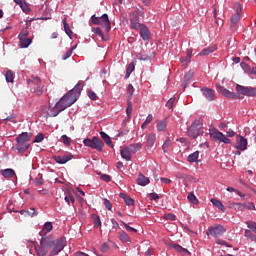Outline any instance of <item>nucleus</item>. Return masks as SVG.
<instances>
[{"label": "nucleus", "mask_w": 256, "mask_h": 256, "mask_svg": "<svg viewBox=\"0 0 256 256\" xmlns=\"http://www.w3.org/2000/svg\"><path fill=\"white\" fill-rule=\"evenodd\" d=\"M243 209H248V211H255V203L253 202H245L242 203Z\"/></svg>", "instance_id": "42"}, {"label": "nucleus", "mask_w": 256, "mask_h": 256, "mask_svg": "<svg viewBox=\"0 0 256 256\" xmlns=\"http://www.w3.org/2000/svg\"><path fill=\"white\" fill-rule=\"evenodd\" d=\"M210 137H212L214 141H219V143H224V145H229V143H231V139L227 138L225 134H223L222 132H220L215 128L210 131Z\"/></svg>", "instance_id": "7"}, {"label": "nucleus", "mask_w": 256, "mask_h": 256, "mask_svg": "<svg viewBox=\"0 0 256 256\" xmlns=\"http://www.w3.org/2000/svg\"><path fill=\"white\" fill-rule=\"evenodd\" d=\"M137 59H139V61H148L149 56L147 54L139 53L137 55Z\"/></svg>", "instance_id": "60"}, {"label": "nucleus", "mask_w": 256, "mask_h": 256, "mask_svg": "<svg viewBox=\"0 0 256 256\" xmlns=\"http://www.w3.org/2000/svg\"><path fill=\"white\" fill-rule=\"evenodd\" d=\"M100 179H102V181H105L106 183H109L111 181V176L108 174H103L100 176Z\"/></svg>", "instance_id": "64"}, {"label": "nucleus", "mask_w": 256, "mask_h": 256, "mask_svg": "<svg viewBox=\"0 0 256 256\" xmlns=\"http://www.w3.org/2000/svg\"><path fill=\"white\" fill-rule=\"evenodd\" d=\"M140 37L143 39V41H149V39H151V31H149V28L145 24L141 25Z\"/></svg>", "instance_id": "15"}, {"label": "nucleus", "mask_w": 256, "mask_h": 256, "mask_svg": "<svg viewBox=\"0 0 256 256\" xmlns=\"http://www.w3.org/2000/svg\"><path fill=\"white\" fill-rule=\"evenodd\" d=\"M41 237L42 238L40 239V245L48 248V250L51 249V247H53V245L55 244V239L51 238V236H41Z\"/></svg>", "instance_id": "14"}, {"label": "nucleus", "mask_w": 256, "mask_h": 256, "mask_svg": "<svg viewBox=\"0 0 256 256\" xmlns=\"http://www.w3.org/2000/svg\"><path fill=\"white\" fill-rule=\"evenodd\" d=\"M19 7L22 9L23 13H31V8L29 7V3H26L25 1L19 4Z\"/></svg>", "instance_id": "41"}, {"label": "nucleus", "mask_w": 256, "mask_h": 256, "mask_svg": "<svg viewBox=\"0 0 256 256\" xmlns=\"http://www.w3.org/2000/svg\"><path fill=\"white\" fill-rule=\"evenodd\" d=\"M133 113V102L127 100V108H126V115L129 119H131V114Z\"/></svg>", "instance_id": "39"}, {"label": "nucleus", "mask_w": 256, "mask_h": 256, "mask_svg": "<svg viewBox=\"0 0 256 256\" xmlns=\"http://www.w3.org/2000/svg\"><path fill=\"white\" fill-rule=\"evenodd\" d=\"M211 203H212V205H214V207H217V209H220V211L225 212V205H223V202H221V200H217L216 198H212Z\"/></svg>", "instance_id": "30"}, {"label": "nucleus", "mask_w": 256, "mask_h": 256, "mask_svg": "<svg viewBox=\"0 0 256 256\" xmlns=\"http://www.w3.org/2000/svg\"><path fill=\"white\" fill-rule=\"evenodd\" d=\"M130 25L132 29H135V31H139V29H141V25H145V24L139 23V17L135 16L130 19Z\"/></svg>", "instance_id": "22"}, {"label": "nucleus", "mask_w": 256, "mask_h": 256, "mask_svg": "<svg viewBox=\"0 0 256 256\" xmlns=\"http://www.w3.org/2000/svg\"><path fill=\"white\" fill-rule=\"evenodd\" d=\"M27 84L31 87L37 95H43V84L41 78L32 76V79L27 80Z\"/></svg>", "instance_id": "6"}, {"label": "nucleus", "mask_w": 256, "mask_h": 256, "mask_svg": "<svg viewBox=\"0 0 256 256\" xmlns=\"http://www.w3.org/2000/svg\"><path fill=\"white\" fill-rule=\"evenodd\" d=\"M142 148H143L142 143H134L128 146V149L131 151V153H137V151H140Z\"/></svg>", "instance_id": "31"}, {"label": "nucleus", "mask_w": 256, "mask_h": 256, "mask_svg": "<svg viewBox=\"0 0 256 256\" xmlns=\"http://www.w3.org/2000/svg\"><path fill=\"white\" fill-rule=\"evenodd\" d=\"M62 24L66 35H68L70 39H73V31L71 30V27H69V23H67V18L62 20Z\"/></svg>", "instance_id": "23"}, {"label": "nucleus", "mask_w": 256, "mask_h": 256, "mask_svg": "<svg viewBox=\"0 0 256 256\" xmlns=\"http://www.w3.org/2000/svg\"><path fill=\"white\" fill-rule=\"evenodd\" d=\"M91 21H92L93 25H103V22H101V17L99 18L95 15H92Z\"/></svg>", "instance_id": "49"}, {"label": "nucleus", "mask_w": 256, "mask_h": 256, "mask_svg": "<svg viewBox=\"0 0 256 256\" xmlns=\"http://www.w3.org/2000/svg\"><path fill=\"white\" fill-rule=\"evenodd\" d=\"M219 89H220V93L224 95V97H227L228 99H239V96L235 94V92H231L223 86H219Z\"/></svg>", "instance_id": "18"}, {"label": "nucleus", "mask_w": 256, "mask_h": 256, "mask_svg": "<svg viewBox=\"0 0 256 256\" xmlns=\"http://www.w3.org/2000/svg\"><path fill=\"white\" fill-rule=\"evenodd\" d=\"M92 219L95 229H99V227H101V217H99L97 214H92Z\"/></svg>", "instance_id": "36"}, {"label": "nucleus", "mask_w": 256, "mask_h": 256, "mask_svg": "<svg viewBox=\"0 0 256 256\" xmlns=\"http://www.w3.org/2000/svg\"><path fill=\"white\" fill-rule=\"evenodd\" d=\"M104 206L108 211H111V209H113V204H111V201H109V199L107 198L104 199Z\"/></svg>", "instance_id": "57"}, {"label": "nucleus", "mask_w": 256, "mask_h": 256, "mask_svg": "<svg viewBox=\"0 0 256 256\" xmlns=\"http://www.w3.org/2000/svg\"><path fill=\"white\" fill-rule=\"evenodd\" d=\"M236 91L240 93V95H245L246 97H256V88L251 86H241L237 84Z\"/></svg>", "instance_id": "9"}, {"label": "nucleus", "mask_w": 256, "mask_h": 256, "mask_svg": "<svg viewBox=\"0 0 256 256\" xmlns=\"http://www.w3.org/2000/svg\"><path fill=\"white\" fill-rule=\"evenodd\" d=\"M92 33H95V35H98V37H103V30L99 27L92 28Z\"/></svg>", "instance_id": "58"}, {"label": "nucleus", "mask_w": 256, "mask_h": 256, "mask_svg": "<svg viewBox=\"0 0 256 256\" xmlns=\"http://www.w3.org/2000/svg\"><path fill=\"white\" fill-rule=\"evenodd\" d=\"M53 231V222H45L42 227V230L39 232L40 237L47 236L48 233Z\"/></svg>", "instance_id": "16"}, {"label": "nucleus", "mask_w": 256, "mask_h": 256, "mask_svg": "<svg viewBox=\"0 0 256 256\" xmlns=\"http://www.w3.org/2000/svg\"><path fill=\"white\" fill-rule=\"evenodd\" d=\"M34 185H35L36 187H39V186L43 185V177H38V178H36V179L34 180Z\"/></svg>", "instance_id": "63"}, {"label": "nucleus", "mask_w": 256, "mask_h": 256, "mask_svg": "<svg viewBox=\"0 0 256 256\" xmlns=\"http://www.w3.org/2000/svg\"><path fill=\"white\" fill-rule=\"evenodd\" d=\"M120 197H121V199L124 200L126 205H128V206L135 205V200H133V198L127 196L126 194L121 193Z\"/></svg>", "instance_id": "33"}, {"label": "nucleus", "mask_w": 256, "mask_h": 256, "mask_svg": "<svg viewBox=\"0 0 256 256\" xmlns=\"http://www.w3.org/2000/svg\"><path fill=\"white\" fill-rule=\"evenodd\" d=\"M87 95L91 101H97V93L93 92V90H87Z\"/></svg>", "instance_id": "53"}, {"label": "nucleus", "mask_w": 256, "mask_h": 256, "mask_svg": "<svg viewBox=\"0 0 256 256\" xmlns=\"http://www.w3.org/2000/svg\"><path fill=\"white\" fill-rule=\"evenodd\" d=\"M137 183L141 187H145L149 185V183H151V180H149V177L143 175L142 173H139L137 178Z\"/></svg>", "instance_id": "19"}, {"label": "nucleus", "mask_w": 256, "mask_h": 256, "mask_svg": "<svg viewBox=\"0 0 256 256\" xmlns=\"http://www.w3.org/2000/svg\"><path fill=\"white\" fill-rule=\"evenodd\" d=\"M75 49H77V46L71 47L65 54H63V61H67V59L73 55V51H75Z\"/></svg>", "instance_id": "40"}, {"label": "nucleus", "mask_w": 256, "mask_h": 256, "mask_svg": "<svg viewBox=\"0 0 256 256\" xmlns=\"http://www.w3.org/2000/svg\"><path fill=\"white\" fill-rule=\"evenodd\" d=\"M173 105H175V98H170L166 103V107H168V109H173Z\"/></svg>", "instance_id": "61"}, {"label": "nucleus", "mask_w": 256, "mask_h": 256, "mask_svg": "<svg viewBox=\"0 0 256 256\" xmlns=\"http://www.w3.org/2000/svg\"><path fill=\"white\" fill-rule=\"evenodd\" d=\"M64 200L68 205H71V203H75V197L71 194H68L64 197Z\"/></svg>", "instance_id": "52"}, {"label": "nucleus", "mask_w": 256, "mask_h": 256, "mask_svg": "<svg viewBox=\"0 0 256 256\" xmlns=\"http://www.w3.org/2000/svg\"><path fill=\"white\" fill-rule=\"evenodd\" d=\"M225 227L223 225L216 224L210 228H208L207 235H211V237H215V239L221 237L225 233Z\"/></svg>", "instance_id": "10"}, {"label": "nucleus", "mask_w": 256, "mask_h": 256, "mask_svg": "<svg viewBox=\"0 0 256 256\" xmlns=\"http://www.w3.org/2000/svg\"><path fill=\"white\" fill-rule=\"evenodd\" d=\"M169 147H171V139H166L165 142L162 145V149L164 151V153H167V151L169 150Z\"/></svg>", "instance_id": "45"}, {"label": "nucleus", "mask_w": 256, "mask_h": 256, "mask_svg": "<svg viewBox=\"0 0 256 256\" xmlns=\"http://www.w3.org/2000/svg\"><path fill=\"white\" fill-rule=\"evenodd\" d=\"M100 136L102 137L103 141H105L106 145H108V147H113V141H111V137H109L107 133L101 131Z\"/></svg>", "instance_id": "32"}, {"label": "nucleus", "mask_w": 256, "mask_h": 256, "mask_svg": "<svg viewBox=\"0 0 256 256\" xmlns=\"http://www.w3.org/2000/svg\"><path fill=\"white\" fill-rule=\"evenodd\" d=\"M133 93H135V88L132 84H129L127 86V101H131V99L133 98Z\"/></svg>", "instance_id": "37"}, {"label": "nucleus", "mask_w": 256, "mask_h": 256, "mask_svg": "<svg viewBox=\"0 0 256 256\" xmlns=\"http://www.w3.org/2000/svg\"><path fill=\"white\" fill-rule=\"evenodd\" d=\"M54 247L50 252V256L59 255L63 249H65V245H67V241L65 238L61 237L60 239L54 240Z\"/></svg>", "instance_id": "8"}, {"label": "nucleus", "mask_w": 256, "mask_h": 256, "mask_svg": "<svg viewBox=\"0 0 256 256\" xmlns=\"http://www.w3.org/2000/svg\"><path fill=\"white\" fill-rule=\"evenodd\" d=\"M173 249H175V251H177L178 253H188L187 249L183 248L181 245L179 244H174Z\"/></svg>", "instance_id": "46"}, {"label": "nucleus", "mask_w": 256, "mask_h": 256, "mask_svg": "<svg viewBox=\"0 0 256 256\" xmlns=\"http://www.w3.org/2000/svg\"><path fill=\"white\" fill-rule=\"evenodd\" d=\"M201 93L203 97H205L206 101H215V97H217L215 90L211 88L203 87L201 88Z\"/></svg>", "instance_id": "12"}, {"label": "nucleus", "mask_w": 256, "mask_h": 256, "mask_svg": "<svg viewBox=\"0 0 256 256\" xmlns=\"http://www.w3.org/2000/svg\"><path fill=\"white\" fill-rule=\"evenodd\" d=\"M5 78L7 83H13V81H15V73H13L11 70H8L5 74Z\"/></svg>", "instance_id": "35"}, {"label": "nucleus", "mask_w": 256, "mask_h": 256, "mask_svg": "<svg viewBox=\"0 0 256 256\" xmlns=\"http://www.w3.org/2000/svg\"><path fill=\"white\" fill-rule=\"evenodd\" d=\"M235 15H241L243 13V7L239 3L234 4Z\"/></svg>", "instance_id": "54"}, {"label": "nucleus", "mask_w": 256, "mask_h": 256, "mask_svg": "<svg viewBox=\"0 0 256 256\" xmlns=\"http://www.w3.org/2000/svg\"><path fill=\"white\" fill-rule=\"evenodd\" d=\"M18 39L21 49H27L33 43V38H29V30H22L18 35Z\"/></svg>", "instance_id": "5"}, {"label": "nucleus", "mask_w": 256, "mask_h": 256, "mask_svg": "<svg viewBox=\"0 0 256 256\" xmlns=\"http://www.w3.org/2000/svg\"><path fill=\"white\" fill-rule=\"evenodd\" d=\"M164 219L165 221H175L177 216H175V214L168 213L164 215Z\"/></svg>", "instance_id": "56"}, {"label": "nucleus", "mask_w": 256, "mask_h": 256, "mask_svg": "<svg viewBox=\"0 0 256 256\" xmlns=\"http://www.w3.org/2000/svg\"><path fill=\"white\" fill-rule=\"evenodd\" d=\"M100 21L102 23V25H100V26L105 27L107 33H109L111 31V21L109 20V15L103 14L100 17Z\"/></svg>", "instance_id": "17"}, {"label": "nucleus", "mask_w": 256, "mask_h": 256, "mask_svg": "<svg viewBox=\"0 0 256 256\" xmlns=\"http://www.w3.org/2000/svg\"><path fill=\"white\" fill-rule=\"evenodd\" d=\"M1 175L5 177V179H11V177L15 175V170L11 168L1 170Z\"/></svg>", "instance_id": "26"}, {"label": "nucleus", "mask_w": 256, "mask_h": 256, "mask_svg": "<svg viewBox=\"0 0 256 256\" xmlns=\"http://www.w3.org/2000/svg\"><path fill=\"white\" fill-rule=\"evenodd\" d=\"M5 121H9L10 123H17V117L15 116V114H12L10 116H8Z\"/></svg>", "instance_id": "62"}, {"label": "nucleus", "mask_w": 256, "mask_h": 256, "mask_svg": "<svg viewBox=\"0 0 256 256\" xmlns=\"http://www.w3.org/2000/svg\"><path fill=\"white\" fill-rule=\"evenodd\" d=\"M135 71V63L131 62L126 69V77H130L131 73Z\"/></svg>", "instance_id": "43"}, {"label": "nucleus", "mask_w": 256, "mask_h": 256, "mask_svg": "<svg viewBox=\"0 0 256 256\" xmlns=\"http://www.w3.org/2000/svg\"><path fill=\"white\" fill-rule=\"evenodd\" d=\"M85 87L84 81H79L73 89L68 91L53 107V109L58 110V113L65 111L68 107H71L79 99L81 92Z\"/></svg>", "instance_id": "1"}, {"label": "nucleus", "mask_w": 256, "mask_h": 256, "mask_svg": "<svg viewBox=\"0 0 256 256\" xmlns=\"http://www.w3.org/2000/svg\"><path fill=\"white\" fill-rule=\"evenodd\" d=\"M31 141V135L27 132L21 133L18 137H16V144L14 147V150L19 154L23 155V153H27L29 149L31 148V144L29 143Z\"/></svg>", "instance_id": "2"}, {"label": "nucleus", "mask_w": 256, "mask_h": 256, "mask_svg": "<svg viewBox=\"0 0 256 256\" xmlns=\"http://www.w3.org/2000/svg\"><path fill=\"white\" fill-rule=\"evenodd\" d=\"M27 217H37V210L30 208V211H27Z\"/></svg>", "instance_id": "59"}, {"label": "nucleus", "mask_w": 256, "mask_h": 256, "mask_svg": "<svg viewBox=\"0 0 256 256\" xmlns=\"http://www.w3.org/2000/svg\"><path fill=\"white\" fill-rule=\"evenodd\" d=\"M246 225H247L248 229H251V231H253V233H256V222L249 220L246 222Z\"/></svg>", "instance_id": "47"}, {"label": "nucleus", "mask_w": 256, "mask_h": 256, "mask_svg": "<svg viewBox=\"0 0 256 256\" xmlns=\"http://www.w3.org/2000/svg\"><path fill=\"white\" fill-rule=\"evenodd\" d=\"M229 209H234V211H244L243 209V203L239 202H230L228 204Z\"/></svg>", "instance_id": "25"}, {"label": "nucleus", "mask_w": 256, "mask_h": 256, "mask_svg": "<svg viewBox=\"0 0 256 256\" xmlns=\"http://www.w3.org/2000/svg\"><path fill=\"white\" fill-rule=\"evenodd\" d=\"M241 19V14H233L230 21H231V27H235V25H237V23H239Z\"/></svg>", "instance_id": "38"}, {"label": "nucleus", "mask_w": 256, "mask_h": 256, "mask_svg": "<svg viewBox=\"0 0 256 256\" xmlns=\"http://www.w3.org/2000/svg\"><path fill=\"white\" fill-rule=\"evenodd\" d=\"M73 159V154L67 153L62 156H53V160L59 165H65V163L71 161Z\"/></svg>", "instance_id": "13"}, {"label": "nucleus", "mask_w": 256, "mask_h": 256, "mask_svg": "<svg viewBox=\"0 0 256 256\" xmlns=\"http://www.w3.org/2000/svg\"><path fill=\"white\" fill-rule=\"evenodd\" d=\"M61 139H62V143H64V145H66V147L71 146V138H69L67 135H62Z\"/></svg>", "instance_id": "48"}, {"label": "nucleus", "mask_w": 256, "mask_h": 256, "mask_svg": "<svg viewBox=\"0 0 256 256\" xmlns=\"http://www.w3.org/2000/svg\"><path fill=\"white\" fill-rule=\"evenodd\" d=\"M203 133V122L201 121V118L194 120L191 126L187 129V135L190 139H197V137H201Z\"/></svg>", "instance_id": "3"}, {"label": "nucleus", "mask_w": 256, "mask_h": 256, "mask_svg": "<svg viewBox=\"0 0 256 256\" xmlns=\"http://www.w3.org/2000/svg\"><path fill=\"white\" fill-rule=\"evenodd\" d=\"M248 142L245 137L241 135H236V145L234 146L235 149L238 151H247Z\"/></svg>", "instance_id": "11"}, {"label": "nucleus", "mask_w": 256, "mask_h": 256, "mask_svg": "<svg viewBox=\"0 0 256 256\" xmlns=\"http://www.w3.org/2000/svg\"><path fill=\"white\" fill-rule=\"evenodd\" d=\"M151 121H153V114H149L146 118V120L143 122L142 124V129H145V127H147V125H149V123H151Z\"/></svg>", "instance_id": "50"}, {"label": "nucleus", "mask_w": 256, "mask_h": 256, "mask_svg": "<svg viewBox=\"0 0 256 256\" xmlns=\"http://www.w3.org/2000/svg\"><path fill=\"white\" fill-rule=\"evenodd\" d=\"M35 252L37 256H47V253H49V249L39 244L35 246Z\"/></svg>", "instance_id": "21"}, {"label": "nucleus", "mask_w": 256, "mask_h": 256, "mask_svg": "<svg viewBox=\"0 0 256 256\" xmlns=\"http://www.w3.org/2000/svg\"><path fill=\"white\" fill-rule=\"evenodd\" d=\"M118 235L121 243H131V237H129V234H127V232L120 231Z\"/></svg>", "instance_id": "24"}, {"label": "nucleus", "mask_w": 256, "mask_h": 256, "mask_svg": "<svg viewBox=\"0 0 256 256\" xmlns=\"http://www.w3.org/2000/svg\"><path fill=\"white\" fill-rule=\"evenodd\" d=\"M122 225H124L126 231H129L130 233H137V229L129 226V224L125 223L124 221H121Z\"/></svg>", "instance_id": "55"}, {"label": "nucleus", "mask_w": 256, "mask_h": 256, "mask_svg": "<svg viewBox=\"0 0 256 256\" xmlns=\"http://www.w3.org/2000/svg\"><path fill=\"white\" fill-rule=\"evenodd\" d=\"M83 143L85 147H90V149H96V151L99 152L103 151V147H105V143H103V141L97 136H94L92 139L86 138L83 140Z\"/></svg>", "instance_id": "4"}, {"label": "nucleus", "mask_w": 256, "mask_h": 256, "mask_svg": "<svg viewBox=\"0 0 256 256\" xmlns=\"http://www.w3.org/2000/svg\"><path fill=\"white\" fill-rule=\"evenodd\" d=\"M244 236L246 239H249L250 241H253V239H256V235L251 232V230H245Z\"/></svg>", "instance_id": "44"}, {"label": "nucleus", "mask_w": 256, "mask_h": 256, "mask_svg": "<svg viewBox=\"0 0 256 256\" xmlns=\"http://www.w3.org/2000/svg\"><path fill=\"white\" fill-rule=\"evenodd\" d=\"M217 49V46H209L208 48L203 49L200 52V57H205V55H210V53H215V50Z\"/></svg>", "instance_id": "28"}, {"label": "nucleus", "mask_w": 256, "mask_h": 256, "mask_svg": "<svg viewBox=\"0 0 256 256\" xmlns=\"http://www.w3.org/2000/svg\"><path fill=\"white\" fill-rule=\"evenodd\" d=\"M157 131L161 133V131H166L167 129V120H157L156 122Z\"/></svg>", "instance_id": "27"}, {"label": "nucleus", "mask_w": 256, "mask_h": 256, "mask_svg": "<svg viewBox=\"0 0 256 256\" xmlns=\"http://www.w3.org/2000/svg\"><path fill=\"white\" fill-rule=\"evenodd\" d=\"M198 159H199V151H195L194 153H191L187 157L188 163H195V161H197Z\"/></svg>", "instance_id": "34"}, {"label": "nucleus", "mask_w": 256, "mask_h": 256, "mask_svg": "<svg viewBox=\"0 0 256 256\" xmlns=\"http://www.w3.org/2000/svg\"><path fill=\"white\" fill-rule=\"evenodd\" d=\"M156 139H157V137L155 136V134L148 135L147 144H146L147 149H151L155 145Z\"/></svg>", "instance_id": "29"}, {"label": "nucleus", "mask_w": 256, "mask_h": 256, "mask_svg": "<svg viewBox=\"0 0 256 256\" xmlns=\"http://www.w3.org/2000/svg\"><path fill=\"white\" fill-rule=\"evenodd\" d=\"M43 139H45V135L43 133H39L35 136L33 143H42Z\"/></svg>", "instance_id": "51"}, {"label": "nucleus", "mask_w": 256, "mask_h": 256, "mask_svg": "<svg viewBox=\"0 0 256 256\" xmlns=\"http://www.w3.org/2000/svg\"><path fill=\"white\" fill-rule=\"evenodd\" d=\"M131 153H133V152H131V150L128 148V146L120 150V155H121L122 159H125V161H131V159L133 158Z\"/></svg>", "instance_id": "20"}]
</instances>
